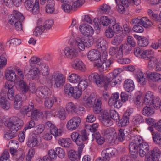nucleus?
<instances>
[{"instance_id": "f257e3e1", "label": "nucleus", "mask_w": 161, "mask_h": 161, "mask_svg": "<svg viewBox=\"0 0 161 161\" xmlns=\"http://www.w3.org/2000/svg\"><path fill=\"white\" fill-rule=\"evenodd\" d=\"M71 138L72 140L79 146L78 152L79 156L84 147L83 142L88 139V135L85 130H83L80 134L77 132H73L71 133Z\"/></svg>"}, {"instance_id": "f03ea898", "label": "nucleus", "mask_w": 161, "mask_h": 161, "mask_svg": "<svg viewBox=\"0 0 161 161\" xmlns=\"http://www.w3.org/2000/svg\"><path fill=\"white\" fill-rule=\"evenodd\" d=\"M141 136L136 135L131 137L130 142L129 145L130 154L134 158H136L138 156V149L139 155L141 156L140 146L141 144Z\"/></svg>"}, {"instance_id": "7ed1b4c3", "label": "nucleus", "mask_w": 161, "mask_h": 161, "mask_svg": "<svg viewBox=\"0 0 161 161\" xmlns=\"http://www.w3.org/2000/svg\"><path fill=\"white\" fill-rule=\"evenodd\" d=\"M24 18L21 13L14 10L12 14L8 16V20L10 24L14 25L16 30L21 31L22 30L21 22Z\"/></svg>"}, {"instance_id": "20e7f679", "label": "nucleus", "mask_w": 161, "mask_h": 161, "mask_svg": "<svg viewBox=\"0 0 161 161\" xmlns=\"http://www.w3.org/2000/svg\"><path fill=\"white\" fill-rule=\"evenodd\" d=\"M22 121L18 118L13 117L10 118L5 121L4 124L11 132L16 133L23 125Z\"/></svg>"}, {"instance_id": "39448f33", "label": "nucleus", "mask_w": 161, "mask_h": 161, "mask_svg": "<svg viewBox=\"0 0 161 161\" xmlns=\"http://www.w3.org/2000/svg\"><path fill=\"white\" fill-rule=\"evenodd\" d=\"M115 1L118 11L121 13L125 11V8L128 7L130 3L138 6L141 3L140 0H115Z\"/></svg>"}, {"instance_id": "423d86ee", "label": "nucleus", "mask_w": 161, "mask_h": 161, "mask_svg": "<svg viewBox=\"0 0 161 161\" xmlns=\"http://www.w3.org/2000/svg\"><path fill=\"white\" fill-rule=\"evenodd\" d=\"M65 78L62 73L59 71L53 73L49 81L51 85L54 84L57 88L62 86L65 82Z\"/></svg>"}, {"instance_id": "0eeeda50", "label": "nucleus", "mask_w": 161, "mask_h": 161, "mask_svg": "<svg viewBox=\"0 0 161 161\" xmlns=\"http://www.w3.org/2000/svg\"><path fill=\"white\" fill-rule=\"evenodd\" d=\"M64 92L69 97H73L77 99L81 95V93L77 87L75 88L70 84H66L64 88Z\"/></svg>"}, {"instance_id": "6e6552de", "label": "nucleus", "mask_w": 161, "mask_h": 161, "mask_svg": "<svg viewBox=\"0 0 161 161\" xmlns=\"http://www.w3.org/2000/svg\"><path fill=\"white\" fill-rule=\"evenodd\" d=\"M39 2V0H36L33 4L32 0H25V6L27 10L34 14H37L40 10Z\"/></svg>"}, {"instance_id": "1a4fd4ad", "label": "nucleus", "mask_w": 161, "mask_h": 161, "mask_svg": "<svg viewBox=\"0 0 161 161\" xmlns=\"http://www.w3.org/2000/svg\"><path fill=\"white\" fill-rule=\"evenodd\" d=\"M80 123L81 119L79 117H74L67 122L66 125V128L69 130H75L80 126Z\"/></svg>"}, {"instance_id": "9d476101", "label": "nucleus", "mask_w": 161, "mask_h": 161, "mask_svg": "<svg viewBox=\"0 0 161 161\" xmlns=\"http://www.w3.org/2000/svg\"><path fill=\"white\" fill-rule=\"evenodd\" d=\"M79 52L77 48L73 46L66 47L64 50L65 57L70 59L76 57L78 56Z\"/></svg>"}, {"instance_id": "9b49d317", "label": "nucleus", "mask_w": 161, "mask_h": 161, "mask_svg": "<svg viewBox=\"0 0 161 161\" xmlns=\"http://www.w3.org/2000/svg\"><path fill=\"white\" fill-rule=\"evenodd\" d=\"M105 78L101 77L96 72L92 73L88 77V79L90 81L94 82L100 87L104 86Z\"/></svg>"}, {"instance_id": "f8f14e48", "label": "nucleus", "mask_w": 161, "mask_h": 161, "mask_svg": "<svg viewBox=\"0 0 161 161\" xmlns=\"http://www.w3.org/2000/svg\"><path fill=\"white\" fill-rule=\"evenodd\" d=\"M51 91L47 87H40L38 88L36 92V96L41 99L46 98L51 95Z\"/></svg>"}, {"instance_id": "ddd939ff", "label": "nucleus", "mask_w": 161, "mask_h": 161, "mask_svg": "<svg viewBox=\"0 0 161 161\" xmlns=\"http://www.w3.org/2000/svg\"><path fill=\"white\" fill-rule=\"evenodd\" d=\"M79 30L80 32L86 36H92L94 33V30L88 24H81L80 25Z\"/></svg>"}, {"instance_id": "4468645a", "label": "nucleus", "mask_w": 161, "mask_h": 161, "mask_svg": "<svg viewBox=\"0 0 161 161\" xmlns=\"http://www.w3.org/2000/svg\"><path fill=\"white\" fill-rule=\"evenodd\" d=\"M5 89L2 91H5L4 97L7 96L9 99L13 98L14 95V89L13 85L10 84L9 82H6L5 84Z\"/></svg>"}, {"instance_id": "2eb2a0df", "label": "nucleus", "mask_w": 161, "mask_h": 161, "mask_svg": "<svg viewBox=\"0 0 161 161\" xmlns=\"http://www.w3.org/2000/svg\"><path fill=\"white\" fill-rule=\"evenodd\" d=\"M5 91H1L0 94V105L2 108L5 110H8L11 107L10 102L4 97Z\"/></svg>"}, {"instance_id": "dca6fc26", "label": "nucleus", "mask_w": 161, "mask_h": 161, "mask_svg": "<svg viewBox=\"0 0 161 161\" xmlns=\"http://www.w3.org/2000/svg\"><path fill=\"white\" fill-rule=\"evenodd\" d=\"M111 64V60L108 59L103 62H95L94 64V66L99 69L100 72H103L106 70L109 67Z\"/></svg>"}, {"instance_id": "f3484780", "label": "nucleus", "mask_w": 161, "mask_h": 161, "mask_svg": "<svg viewBox=\"0 0 161 161\" xmlns=\"http://www.w3.org/2000/svg\"><path fill=\"white\" fill-rule=\"evenodd\" d=\"M101 56L99 51L95 50H92L89 51L87 54V58L88 59L91 61H97L99 62V59Z\"/></svg>"}, {"instance_id": "a211bd4d", "label": "nucleus", "mask_w": 161, "mask_h": 161, "mask_svg": "<svg viewBox=\"0 0 161 161\" xmlns=\"http://www.w3.org/2000/svg\"><path fill=\"white\" fill-rule=\"evenodd\" d=\"M102 154L104 161H109L111 157L114 155V149L111 147L107 148L103 150Z\"/></svg>"}, {"instance_id": "6ab92c4d", "label": "nucleus", "mask_w": 161, "mask_h": 161, "mask_svg": "<svg viewBox=\"0 0 161 161\" xmlns=\"http://www.w3.org/2000/svg\"><path fill=\"white\" fill-rule=\"evenodd\" d=\"M123 86L125 90L129 92H132L135 88L134 82L130 79H127L124 81Z\"/></svg>"}, {"instance_id": "aec40b11", "label": "nucleus", "mask_w": 161, "mask_h": 161, "mask_svg": "<svg viewBox=\"0 0 161 161\" xmlns=\"http://www.w3.org/2000/svg\"><path fill=\"white\" fill-rule=\"evenodd\" d=\"M46 12L49 14H58V11L55 9V2L53 1L51 3L47 4L45 7Z\"/></svg>"}, {"instance_id": "412c9836", "label": "nucleus", "mask_w": 161, "mask_h": 161, "mask_svg": "<svg viewBox=\"0 0 161 161\" xmlns=\"http://www.w3.org/2000/svg\"><path fill=\"white\" fill-rule=\"evenodd\" d=\"M72 67L75 69L81 70H84L85 66L83 63L80 59L76 58L72 62Z\"/></svg>"}, {"instance_id": "4be33fe9", "label": "nucleus", "mask_w": 161, "mask_h": 161, "mask_svg": "<svg viewBox=\"0 0 161 161\" xmlns=\"http://www.w3.org/2000/svg\"><path fill=\"white\" fill-rule=\"evenodd\" d=\"M106 43V42L105 40L102 38H100L97 42L96 47L99 51H105L107 49Z\"/></svg>"}, {"instance_id": "5701e85b", "label": "nucleus", "mask_w": 161, "mask_h": 161, "mask_svg": "<svg viewBox=\"0 0 161 161\" xmlns=\"http://www.w3.org/2000/svg\"><path fill=\"white\" fill-rule=\"evenodd\" d=\"M34 108V105L32 102H31L29 104L28 106H24L21 110V113L23 114H26L28 116H30L31 113H32Z\"/></svg>"}, {"instance_id": "b1692460", "label": "nucleus", "mask_w": 161, "mask_h": 161, "mask_svg": "<svg viewBox=\"0 0 161 161\" xmlns=\"http://www.w3.org/2000/svg\"><path fill=\"white\" fill-rule=\"evenodd\" d=\"M40 74V71L36 67L32 68L29 71L27 76L30 75L31 79L34 80L38 78Z\"/></svg>"}, {"instance_id": "393cba45", "label": "nucleus", "mask_w": 161, "mask_h": 161, "mask_svg": "<svg viewBox=\"0 0 161 161\" xmlns=\"http://www.w3.org/2000/svg\"><path fill=\"white\" fill-rule=\"evenodd\" d=\"M117 79H115L114 77L110 76L109 78L107 77L104 79V86L105 87H107V86L110 84L112 86H114L118 82Z\"/></svg>"}, {"instance_id": "a878e982", "label": "nucleus", "mask_w": 161, "mask_h": 161, "mask_svg": "<svg viewBox=\"0 0 161 161\" xmlns=\"http://www.w3.org/2000/svg\"><path fill=\"white\" fill-rule=\"evenodd\" d=\"M148 78L155 82H161V74L156 72L148 73Z\"/></svg>"}, {"instance_id": "bb28decb", "label": "nucleus", "mask_w": 161, "mask_h": 161, "mask_svg": "<svg viewBox=\"0 0 161 161\" xmlns=\"http://www.w3.org/2000/svg\"><path fill=\"white\" fill-rule=\"evenodd\" d=\"M153 93L151 91H148L146 93L145 95L144 103L146 105H150L154 99Z\"/></svg>"}, {"instance_id": "cd10ccee", "label": "nucleus", "mask_w": 161, "mask_h": 161, "mask_svg": "<svg viewBox=\"0 0 161 161\" xmlns=\"http://www.w3.org/2000/svg\"><path fill=\"white\" fill-rule=\"evenodd\" d=\"M22 100L21 97L18 95H15L14 103V108L16 109H19L22 106Z\"/></svg>"}, {"instance_id": "c85d7f7f", "label": "nucleus", "mask_w": 161, "mask_h": 161, "mask_svg": "<svg viewBox=\"0 0 161 161\" xmlns=\"http://www.w3.org/2000/svg\"><path fill=\"white\" fill-rule=\"evenodd\" d=\"M71 141L69 138H59L58 141V144L62 147L65 148H68L71 144Z\"/></svg>"}, {"instance_id": "c756f323", "label": "nucleus", "mask_w": 161, "mask_h": 161, "mask_svg": "<svg viewBox=\"0 0 161 161\" xmlns=\"http://www.w3.org/2000/svg\"><path fill=\"white\" fill-rule=\"evenodd\" d=\"M84 39L82 38L79 37H77L75 39V43L77 45V48L78 50L83 51L85 49V46L84 44Z\"/></svg>"}, {"instance_id": "7c9ffc66", "label": "nucleus", "mask_w": 161, "mask_h": 161, "mask_svg": "<svg viewBox=\"0 0 161 161\" xmlns=\"http://www.w3.org/2000/svg\"><path fill=\"white\" fill-rule=\"evenodd\" d=\"M161 154V151L158 147H154L153 149L149 151V155L154 157V158L156 160L157 158L160 157Z\"/></svg>"}, {"instance_id": "2f4dec72", "label": "nucleus", "mask_w": 161, "mask_h": 161, "mask_svg": "<svg viewBox=\"0 0 161 161\" xmlns=\"http://www.w3.org/2000/svg\"><path fill=\"white\" fill-rule=\"evenodd\" d=\"M19 89L23 93H25L28 92L29 87L24 80H21L19 82Z\"/></svg>"}, {"instance_id": "473e14b6", "label": "nucleus", "mask_w": 161, "mask_h": 161, "mask_svg": "<svg viewBox=\"0 0 161 161\" xmlns=\"http://www.w3.org/2000/svg\"><path fill=\"white\" fill-rule=\"evenodd\" d=\"M129 117H126L125 115H123L121 119H119L118 121L117 125L119 126L123 127L126 126L129 122Z\"/></svg>"}, {"instance_id": "72a5a7b5", "label": "nucleus", "mask_w": 161, "mask_h": 161, "mask_svg": "<svg viewBox=\"0 0 161 161\" xmlns=\"http://www.w3.org/2000/svg\"><path fill=\"white\" fill-rule=\"evenodd\" d=\"M78 87L79 90L82 93V91L85 90L88 86V84L87 80H80L78 82Z\"/></svg>"}, {"instance_id": "f704fd0d", "label": "nucleus", "mask_w": 161, "mask_h": 161, "mask_svg": "<svg viewBox=\"0 0 161 161\" xmlns=\"http://www.w3.org/2000/svg\"><path fill=\"white\" fill-rule=\"evenodd\" d=\"M65 0V3L62 5L61 6L62 9L66 12H69L70 10L73 7V4L70 2L69 0Z\"/></svg>"}, {"instance_id": "c9c22d12", "label": "nucleus", "mask_w": 161, "mask_h": 161, "mask_svg": "<svg viewBox=\"0 0 161 161\" xmlns=\"http://www.w3.org/2000/svg\"><path fill=\"white\" fill-rule=\"evenodd\" d=\"M67 79L70 82L75 83L79 81L80 80V77L78 75L72 73L68 77Z\"/></svg>"}, {"instance_id": "e433bc0d", "label": "nucleus", "mask_w": 161, "mask_h": 161, "mask_svg": "<svg viewBox=\"0 0 161 161\" xmlns=\"http://www.w3.org/2000/svg\"><path fill=\"white\" fill-rule=\"evenodd\" d=\"M102 134L106 136H112L114 133L115 130L113 128H109L105 129H103L101 131Z\"/></svg>"}, {"instance_id": "4c0bfd02", "label": "nucleus", "mask_w": 161, "mask_h": 161, "mask_svg": "<svg viewBox=\"0 0 161 161\" xmlns=\"http://www.w3.org/2000/svg\"><path fill=\"white\" fill-rule=\"evenodd\" d=\"M6 79L11 81H13L16 78V75L12 70H8L5 74Z\"/></svg>"}, {"instance_id": "58836bf2", "label": "nucleus", "mask_w": 161, "mask_h": 161, "mask_svg": "<svg viewBox=\"0 0 161 161\" xmlns=\"http://www.w3.org/2000/svg\"><path fill=\"white\" fill-rule=\"evenodd\" d=\"M142 113L143 115L148 116L154 114V111L153 108L146 106L143 108Z\"/></svg>"}, {"instance_id": "ea45409f", "label": "nucleus", "mask_w": 161, "mask_h": 161, "mask_svg": "<svg viewBox=\"0 0 161 161\" xmlns=\"http://www.w3.org/2000/svg\"><path fill=\"white\" fill-rule=\"evenodd\" d=\"M92 136L95 138L96 142L99 145L103 144L105 141L104 137L101 136L99 132H96L92 134Z\"/></svg>"}, {"instance_id": "a19ab883", "label": "nucleus", "mask_w": 161, "mask_h": 161, "mask_svg": "<svg viewBox=\"0 0 161 161\" xmlns=\"http://www.w3.org/2000/svg\"><path fill=\"white\" fill-rule=\"evenodd\" d=\"M152 135L153 141L161 147V134L158 133H153Z\"/></svg>"}, {"instance_id": "79ce46f5", "label": "nucleus", "mask_w": 161, "mask_h": 161, "mask_svg": "<svg viewBox=\"0 0 161 161\" xmlns=\"http://www.w3.org/2000/svg\"><path fill=\"white\" fill-rule=\"evenodd\" d=\"M112 24L113 28V30L114 32H120L122 31V28L118 23H116L115 19L113 18L112 22Z\"/></svg>"}, {"instance_id": "37998d69", "label": "nucleus", "mask_w": 161, "mask_h": 161, "mask_svg": "<svg viewBox=\"0 0 161 161\" xmlns=\"http://www.w3.org/2000/svg\"><path fill=\"white\" fill-rule=\"evenodd\" d=\"M149 59L148 67L149 69H154L157 63V59L155 57H151Z\"/></svg>"}, {"instance_id": "c03bdc74", "label": "nucleus", "mask_w": 161, "mask_h": 161, "mask_svg": "<svg viewBox=\"0 0 161 161\" xmlns=\"http://www.w3.org/2000/svg\"><path fill=\"white\" fill-rule=\"evenodd\" d=\"M136 96L134 99V102L135 106L140 109L141 103V93L140 91L136 92Z\"/></svg>"}, {"instance_id": "a18cd8bd", "label": "nucleus", "mask_w": 161, "mask_h": 161, "mask_svg": "<svg viewBox=\"0 0 161 161\" xmlns=\"http://www.w3.org/2000/svg\"><path fill=\"white\" fill-rule=\"evenodd\" d=\"M45 31V28L42 25L38 26L35 28L33 35L36 36H39L44 32Z\"/></svg>"}, {"instance_id": "49530a36", "label": "nucleus", "mask_w": 161, "mask_h": 161, "mask_svg": "<svg viewBox=\"0 0 161 161\" xmlns=\"http://www.w3.org/2000/svg\"><path fill=\"white\" fill-rule=\"evenodd\" d=\"M38 141L36 137H33L30 139L27 142V146L30 147H32L38 146Z\"/></svg>"}, {"instance_id": "de8ad7c7", "label": "nucleus", "mask_w": 161, "mask_h": 161, "mask_svg": "<svg viewBox=\"0 0 161 161\" xmlns=\"http://www.w3.org/2000/svg\"><path fill=\"white\" fill-rule=\"evenodd\" d=\"M56 101V98L55 97H53L46 100L45 101V105L46 107L50 108L53 106L54 102Z\"/></svg>"}, {"instance_id": "09e8293b", "label": "nucleus", "mask_w": 161, "mask_h": 161, "mask_svg": "<svg viewBox=\"0 0 161 161\" xmlns=\"http://www.w3.org/2000/svg\"><path fill=\"white\" fill-rule=\"evenodd\" d=\"M41 68V72L43 76H47L49 74L50 69L49 67L46 64H42Z\"/></svg>"}, {"instance_id": "8fccbe9b", "label": "nucleus", "mask_w": 161, "mask_h": 161, "mask_svg": "<svg viewBox=\"0 0 161 161\" xmlns=\"http://www.w3.org/2000/svg\"><path fill=\"white\" fill-rule=\"evenodd\" d=\"M95 100L94 94L92 93L85 101L87 105L89 107H91L93 105Z\"/></svg>"}, {"instance_id": "3c124183", "label": "nucleus", "mask_w": 161, "mask_h": 161, "mask_svg": "<svg viewBox=\"0 0 161 161\" xmlns=\"http://www.w3.org/2000/svg\"><path fill=\"white\" fill-rule=\"evenodd\" d=\"M112 20L105 16H103L100 18V22L103 26H107L112 24Z\"/></svg>"}, {"instance_id": "603ef678", "label": "nucleus", "mask_w": 161, "mask_h": 161, "mask_svg": "<svg viewBox=\"0 0 161 161\" xmlns=\"http://www.w3.org/2000/svg\"><path fill=\"white\" fill-rule=\"evenodd\" d=\"M161 105V101L159 98H156L154 99L150 106H152L154 108L156 109H159L160 110Z\"/></svg>"}, {"instance_id": "864d4df0", "label": "nucleus", "mask_w": 161, "mask_h": 161, "mask_svg": "<svg viewBox=\"0 0 161 161\" xmlns=\"http://www.w3.org/2000/svg\"><path fill=\"white\" fill-rule=\"evenodd\" d=\"M119 94L118 93H116L113 94L110 98L108 101V104L110 106H112L115 101L119 99Z\"/></svg>"}, {"instance_id": "5fc2aeb1", "label": "nucleus", "mask_w": 161, "mask_h": 161, "mask_svg": "<svg viewBox=\"0 0 161 161\" xmlns=\"http://www.w3.org/2000/svg\"><path fill=\"white\" fill-rule=\"evenodd\" d=\"M120 47L122 48L123 51L125 54H129L132 49L131 46L127 43L121 45Z\"/></svg>"}, {"instance_id": "6e6d98bb", "label": "nucleus", "mask_w": 161, "mask_h": 161, "mask_svg": "<svg viewBox=\"0 0 161 161\" xmlns=\"http://www.w3.org/2000/svg\"><path fill=\"white\" fill-rule=\"evenodd\" d=\"M152 24L151 22L148 19L147 17L142 18V26L147 28L150 27Z\"/></svg>"}, {"instance_id": "4d7b16f0", "label": "nucleus", "mask_w": 161, "mask_h": 161, "mask_svg": "<svg viewBox=\"0 0 161 161\" xmlns=\"http://www.w3.org/2000/svg\"><path fill=\"white\" fill-rule=\"evenodd\" d=\"M126 131H125L124 129H119V132L118 135V139L119 141L122 142L124 140L125 137L127 136L126 134L125 133Z\"/></svg>"}, {"instance_id": "13d9d810", "label": "nucleus", "mask_w": 161, "mask_h": 161, "mask_svg": "<svg viewBox=\"0 0 161 161\" xmlns=\"http://www.w3.org/2000/svg\"><path fill=\"white\" fill-rule=\"evenodd\" d=\"M111 118L117 122L120 119V116L118 113L114 110H111L110 112Z\"/></svg>"}, {"instance_id": "bf43d9fd", "label": "nucleus", "mask_w": 161, "mask_h": 161, "mask_svg": "<svg viewBox=\"0 0 161 161\" xmlns=\"http://www.w3.org/2000/svg\"><path fill=\"white\" fill-rule=\"evenodd\" d=\"M99 125L97 123L93 124L92 125H86V130L87 131H90L92 133L96 131Z\"/></svg>"}, {"instance_id": "052dcab7", "label": "nucleus", "mask_w": 161, "mask_h": 161, "mask_svg": "<svg viewBox=\"0 0 161 161\" xmlns=\"http://www.w3.org/2000/svg\"><path fill=\"white\" fill-rule=\"evenodd\" d=\"M58 116L62 120L65 118L66 113L65 109L62 107H59L58 109Z\"/></svg>"}, {"instance_id": "680f3d73", "label": "nucleus", "mask_w": 161, "mask_h": 161, "mask_svg": "<svg viewBox=\"0 0 161 161\" xmlns=\"http://www.w3.org/2000/svg\"><path fill=\"white\" fill-rule=\"evenodd\" d=\"M16 135V133H13V132H11L8 130L5 132L4 136L6 139L9 140L15 137Z\"/></svg>"}, {"instance_id": "e2e57ef3", "label": "nucleus", "mask_w": 161, "mask_h": 161, "mask_svg": "<svg viewBox=\"0 0 161 161\" xmlns=\"http://www.w3.org/2000/svg\"><path fill=\"white\" fill-rule=\"evenodd\" d=\"M35 152V149L33 148L30 149L28 151V154L26 157V161H31V159L34 157Z\"/></svg>"}, {"instance_id": "0e129e2a", "label": "nucleus", "mask_w": 161, "mask_h": 161, "mask_svg": "<svg viewBox=\"0 0 161 161\" xmlns=\"http://www.w3.org/2000/svg\"><path fill=\"white\" fill-rule=\"evenodd\" d=\"M76 107L72 102L67 103L66 105V108L67 111L71 112H74Z\"/></svg>"}, {"instance_id": "69168bd1", "label": "nucleus", "mask_w": 161, "mask_h": 161, "mask_svg": "<svg viewBox=\"0 0 161 161\" xmlns=\"http://www.w3.org/2000/svg\"><path fill=\"white\" fill-rule=\"evenodd\" d=\"M6 54L3 53L0 56V67L3 68L7 64V59Z\"/></svg>"}, {"instance_id": "338daca9", "label": "nucleus", "mask_w": 161, "mask_h": 161, "mask_svg": "<svg viewBox=\"0 0 161 161\" xmlns=\"http://www.w3.org/2000/svg\"><path fill=\"white\" fill-rule=\"evenodd\" d=\"M30 114L32 119L37 120L39 118L40 115L41 114L37 110H35L31 113Z\"/></svg>"}, {"instance_id": "774afa93", "label": "nucleus", "mask_w": 161, "mask_h": 161, "mask_svg": "<svg viewBox=\"0 0 161 161\" xmlns=\"http://www.w3.org/2000/svg\"><path fill=\"white\" fill-rule=\"evenodd\" d=\"M9 157V152L7 151H5L0 157V160L2 161H10Z\"/></svg>"}]
</instances>
